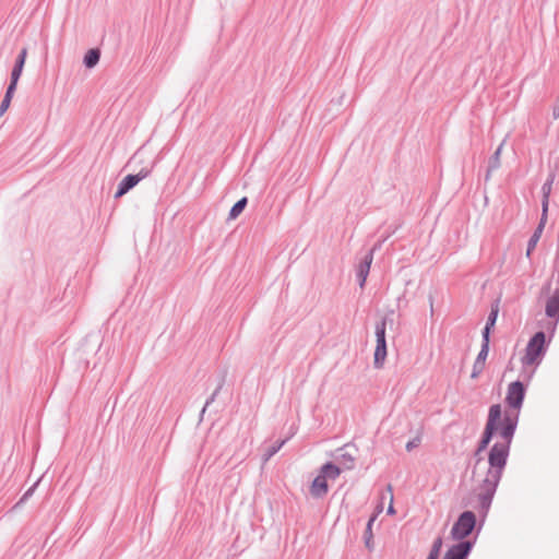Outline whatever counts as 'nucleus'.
<instances>
[{"instance_id":"423d86ee","label":"nucleus","mask_w":559,"mask_h":559,"mask_svg":"<svg viewBox=\"0 0 559 559\" xmlns=\"http://www.w3.org/2000/svg\"><path fill=\"white\" fill-rule=\"evenodd\" d=\"M150 168H142L138 174L127 175L118 185L117 191L114 195L115 199H119L130 190H132L141 180L146 178L151 174Z\"/></svg>"},{"instance_id":"473e14b6","label":"nucleus","mask_w":559,"mask_h":559,"mask_svg":"<svg viewBox=\"0 0 559 559\" xmlns=\"http://www.w3.org/2000/svg\"><path fill=\"white\" fill-rule=\"evenodd\" d=\"M534 373H535V370H532L530 372L522 371L521 376L524 378V381H526L528 383L531 381V379L533 378Z\"/></svg>"},{"instance_id":"ddd939ff","label":"nucleus","mask_w":559,"mask_h":559,"mask_svg":"<svg viewBox=\"0 0 559 559\" xmlns=\"http://www.w3.org/2000/svg\"><path fill=\"white\" fill-rule=\"evenodd\" d=\"M499 314V299L491 304L490 312L487 317L486 324L481 331V338L490 341L491 332L496 325Z\"/></svg>"},{"instance_id":"dca6fc26","label":"nucleus","mask_w":559,"mask_h":559,"mask_svg":"<svg viewBox=\"0 0 559 559\" xmlns=\"http://www.w3.org/2000/svg\"><path fill=\"white\" fill-rule=\"evenodd\" d=\"M554 180H555V173H550L548 175L547 180L542 186V213L548 214L549 197L551 193Z\"/></svg>"},{"instance_id":"2f4dec72","label":"nucleus","mask_w":559,"mask_h":559,"mask_svg":"<svg viewBox=\"0 0 559 559\" xmlns=\"http://www.w3.org/2000/svg\"><path fill=\"white\" fill-rule=\"evenodd\" d=\"M389 238V236H385L383 237L382 239L378 240L373 247L369 250V251H372V255L374 254V252L379 249H381V246L382 243Z\"/></svg>"},{"instance_id":"b1692460","label":"nucleus","mask_w":559,"mask_h":559,"mask_svg":"<svg viewBox=\"0 0 559 559\" xmlns=\"http://www.w3.org/2000/svg\"><path fill=\"white\" fill-rule=\"evenodd\" d=\"M225 380H226V374L223 373L221 377H219V380H218V383H217V386L216 389L214 390V392L206 399L205 401V404L200 413V417L202 418L204 413L206 412L207 407L216 400L218 393L221 392V390L223 389L224 384H225Z\"/></svg>"},{"instance_id":"9d476101","label":"nucleus","mask_w":559,"mask_h":559,"mask_svg":"<svg viewBox=\"0 0 559 559\" xmlns=\"http://www.w3.org/2000/svg\"><path fill=\"white\" fill-rule=\"evenodd\" d=\"M489 350H490V341L481 338L480 350L473 364V369H472V373H471L472 379H477L479 377V374L484 371Z\"/></svg>"},{"instance_id":"6e6552de","label":"nucleus","mask_w":559,"mask_h":559,"mask_svg":"<svg viewBox=\"0 0 559 559\" xmlns=\"http://www.w3.org/2000/svg\"><path fill=\"white\" fill-rule=\"evenodd\" d=\"M545 313L547 318L554 319V322H549L547 330L552 335L555 333L557 322L559 320V289H556L546 301Z\"/></svg>"},{"instance_id":"72a5a7b5","label":"nucleus","mask_w":559,"mask_h":559,"mask_svg":"<svg viewBox=\"0 0 559 559\" xmlns=\"http://www.w3.org/2000/svg\"><path fill=\"white\" fill-rule=\"evenodd\" d=\"M388 489L391 492V501H392L393 500V495H392V487H391V485H388ZM393 513H395V510H394V507H393V504L391 502L389 508H388V514H393Z\"/></svg>"},{"instance_id":"6ab92c4d","label":"nucleus","mask_w":559,"mask_h":559,"mask_svg":"<svg viewBox=\"0 0 559 559\" xmlns=\"http://www.w3.org/2000/svg\"><path fill=\"white\" fill-rule=\"evenodd\" d=\"M386 355H388L386 342H384V343L377 342L376 348H374V354H373L374 368L380 369L383 367Z\"/></svg>"},{"instance_id":"412c9836","label":"nucleus","mask_w":559,"mask_h":559,"mask_svg":"<svg viewBox=\"0 0 559 559\" xmlns=\"http://www.w3.org/2000/svg\"><path fill=\"white\" fill-rule=\"evenodd\" d=\"M388 323H390V324L393 323V318L392 317L385 316L380 321H378L376 323V331H374L376 343L377 342H383V343L386 342L385 331H386V324Z\"/></svg>"},{"instance_id":"aec40b11","label":"nucleus","mask_w":559,"mask_h":559,"mask_svg":"<svg viewBox=\"0 0 559 559\" xmlns=\"http://www.w3.org/2000/svg\"><path fill=\"white\" fill-rule=\"evenodd\" d=\"M100 49L99 48H91L88 49L83 57V64L86 69L95 68L100 60Z\"/></svg>"},{"instance_id":"f704fd0d","label":"nucleus","mask_w":559,"mask_h":559,"mask_svg":"<svg viewBox=\"0 0 559 559\" xmlns=\"http://www.w3.org/2000/svg\"><path fill=\"white\" fill-rule=\"evenodd\" d=\"M552 117L555 119H558L559 118V105L554 107V110H552Z\"/></svg>"},{"instance_id":"f03ea898","label":"nucleus","mask_w":559,"mask_h":559,"mask_svg":"<svg viewBox=\"0 0 559 559\" xmlns=\"http://www.w3.org/2000/svg\"><path fill=\"white\" fill-rule=\"evenodd\" d=\"M500 480L495 483V480L490 478L488 485L486 475L479 485L480 491L477 492L475 489L467 491L461 499V507L474 508L480 515L481 521H484L490 510Z\"/></svg>"},{"instance_id":"7ed1b4c3","label":"nucleus","mask_w":559,"mask_h":559,"mask_svg":"<svg viewBox=\"0 0 559 559\" xmlns=\"http://www.w3.org/2000/svg\"><path fill=\"white\" fill-rule=\"evenodd\" d=\"M550 338L547 340L544 331L536 332L528 341L525 355L521 358L523 366L539 365L543 360Z\"/></svg>"},{"instance_id":"5701e85b","label":"nucleus","mask_w":559,"mask_h":559,"mask_svg":"<svg viewBox=\"0 0 559 559\" xmlns=\"http://www.w3.org/2000/svg\"><path fill=\"white\" fill-rule=\"evenodd\" d=\"M248 205V198L242 197L239 199L229 210L227 221H234L246 209Z\"/></svg>"},{"instance_id":"20e7f679","label":"nucleus","mask_w":559,"mask_h":559,"mask_svg":"<svg viewBox=\"0 0 559 559\" xmlns=\"http://www.w3.org/2000/svg\"><path fill=\"white\" fill-rule=\"evenodd\" d=\"M477 525V516L472 510L463 511L454 522L451 528V538L461 542H474L476 543V536L474 539H468V536L474 532Z\"/></svg>"},{"instance_id":"f257e3e1","label":"nucleus","mask_w":559,"mask_h":559,"mask_svg":"<svg viewBox=\"0 0 559 559\" xmlns=\"http://www.w3.org/2000/svg\"><path fill=\"white\" fill-rule=\"evenodd\" d=\"M518 427V414L506 412L502 417L500 404L489 407L484 431L477 442V447L486 450L496 435L501 441L491 445L488 452L487 484L492 478L495 483L501 480L510 455L511 443Z\"/></svg>"},{"instance_id":"2eb2a0df","label":"nucleus","mask_w":559,"mask_h":559,"mask_svg":"<svg viewBox=\"0 0 559 559\" xmlns=\"http://www.w3.org/2000/svg\"><path fill=\"white\" fill-rule=\"evenodd\" d=\"M382 511V507H379L378 511L373 512L366 525V530L364 532V542L365 546L369 551H372L374 549V543H373V533H372V525L374 521L378 518V514Z\"/></svg>"},{"instance_id":"f8f14e48","label":"nucleus","mask_w":559,"mask_h":559,"mask_svg":"<svg viewBox=\"0 0 559 559\" xmlns=\"http://www.w3.org/2000/svg\"><path fill=\"white\" fill-rule=\"evenodd\" d=\"M372 261V251H368L357 265L356 277L360 288H364L366 285Z\"/></svg>"},{"instance_id":"0eeeda50","label":"nucleus","mask_w":559,"mask_h":559,"mask_svg":"<svg viewBox=\"0 0 559 559\" xmlns=\"http://www.w3.org/2000/svg\"><path fill=\"white\" fill-rule=\"evenodd\" d=\"M357 452L358 449L354 444L347 443L336 449L335 459L344 469L350 471L355 468Z\"/></svg>"},{"instance_id":"c85d7f7f","label":"nucleus","mask_w":559,"mask_h":559,"mask_svg":"<svg viewBox=\"0 0 559 559\" xmlns=\"http://www.w3.org/2000/svg\"><path fill=\"white\" fill-rule=\"evenodd\" d=\"M420 442H421V437L419 435H417L416 437H414L412 440H409L406 443V445H405L406 451L411 452L414 449L418 448L420 445Z\"/></svg>"},{"instance_id":"4be33fe9","label":"nucleus","mask_w":559,"mask_h":559,"mask_svg":"<svg viewBox=\"0 0 559 559\" xmlns=\"http://www.w3.org/2000/svg\"><path fill=\"white\" fill-rule=\"evenodd\" d=\"M341 467L333 462H326L320 467V474H322L325 479H336L341 475Z\"/></svg>"},{"instance_id":"39448f33","label":"nucleus","mask_w":559,"mask_h":559,"mask_svg":"<svg viewBox=\"0 0 559 559\" xmlns=\"http://www.w3.org/2000/svg\"><path fill=\"white\" fill-rule=\"evenodd\" d=\"M526 391L527 384L521 380H515L508 385L504 402L510 408V411L508 412L512 414H518V419L520 418V411L523 406L526 396Z\"/></svg>"},{"instance_id":"393cba45","label":"nucleus","mask_w":559,"mask_h":559,"mask_svg":"<svg viewBox=\"0 0 559 559\" xmlns=\"http://www.w3.org/2000/svg\"><path fill=\"white\" fill-rule=\"evenodd\" d=\"M40 479L35 481L21 497V499L12 507L11 511L19 509L23 503H25L34 493L36 487L38 486Z\"/></svg>"},{"instance_id":"c756f323","label":"nucleus","mask_w":559,"mask_h":559,"mask_svg":"<svg viewBox=\"0 0 559 559\" xmlns=\"http://www.w3.org/2000/svg\"><path fill=\"white\" fill-rule=\"evenodd\" d=\"M485 450L480 449L479 447H476L474 453H473V457L475 459V465L479 464L481 461H483V452Z\"/></svg>"},{"instance_id":"f3484780","label":"nucleus","mask_w":559,"mask_h":559,"mask_svg":"<svg viewBox=\"0 0 559 559\" xmlns=\"http://www.w3.org/2000/svg\"><path fill=\"white\" fill-rule=\"evenodd\" d=\"M27 53H28L27 47H23L20 50V52H19V55H17V57L15 59L14 66L12 68L11 76L10 78L20 80V78H21V75L23 73V69H24L25 62H26Z\"/></svg>"},{"instance_id":"bb28decb","label":"nucleus","mask_w":559,"mask_h":559,"mask_svg":"<svg viewBox=\"0 0 559 559\" xmlns=\"http://www.w3.org/2000/svg\"><path fill=\"white\" fill-rule=\"evenodd\" d=\"M442 543H443L442 537H440V536L433 540L430 551L427 556V559H439Z\"/></svg>"},{"instance_id":"a211bd4d","label":"nucleus","mask_w":559,"mask_h":559,"mask_svg":"<svg viewBox=\"0 0 559 559\" xmlns=\"http://www.w3.org/2000/svg\"><path fill=\"white\" fill-rule=\"evenodd\" d=\"M504 141L497 147L493 154L489 157L488 166L485 175V180L488 181L491 177V173L500 167V156L502 152Z\"/></svg>"},{"instance_id":"c9c22d12","label":"nucleus","mask_w":559,"mask_h":559,"mask_svg":"<svg viewBox=\"0 0 559 559\" xmlns=\"http://www.w3.org/2000/svg\"><path fill=\"white\" fill-rule=\"evenodd\" d=\"M430 311H431V313L433 312L432 298L431 297H430Z\"/></svg>"},{"instance_id":"7c9ffc66","label":"nucleus","mask_w":559,"mask_h":559,"mask_svg":"<svg viewBox=\"0 0 559 559\" xmlns=\"http://www.w3.org/2000/svg\"><path fill=\"white\" fill-rule=\"evenodd\" d=\"M11 100L3 97L0 104V117L8 110L10 107Z\"/></svg>"},{"instance_id":"a878e982","label":"nucleus","mask_w":559,"mask_h":559,"mask_svg":"<svg viewBox=\"0 0 559 559\" xmlns=\"http://www.w3.org/2000/svg\"><path fill=\"white\" fill-rule=\"evenodd\" d=\"M287 439L277 440L274 444H272L263 454V460L266 462L269 461L273 455H275L281 448L286 443Z\"/></svg>"},{"instance_id":"cd10ccee","label":"nucleus","mask_w":559,"mask_h":559,"mask_svg":"<svg viewBox=\"0 0 559 559\" xmlns=\"http://www.w3.org/2000/svg\"><path fill=\"white\" fill-rule=\"evenodd\" d=\"M17 83H19L17 79L10 78V83H9L5 94H4V97L7 99L12 100L14 93L16 91Z\"/></svg>"},{"instance_id":"1a4fd4ad","label":"nucleus","mask_w":559,"mask_h":559,"mask_svg":"<svg viewBox=\"0 0 559 559\" xmlns=\"http://www.w3.org/2000/svg\"><path fill=\"white\" fill-rule=\"evenodd\" d=\"M474 542L455 543L448 548L442 559H468Z\"/></svg>"},{"instance_id":"4468645a","label":"nucleus","mask_w":559,"mask_h":559,"mask_svg":"<svg viewBox=\"0 0 559 559\" xmlns=\"http://www.w3.org/2000/svg\"><path fill=\"white\" fill-rule=\"evenodd\" d=\"M329 491L328 479L319 473L311 483L310 493L313 498H323Z\"/></svg>"},{"instance_id":"9b49d317","label":"nucleus","mask_w":559,"mask_h":559,"mask_svg":"<svg viewBox=\"0 0 559 559\" xmlns=\"http://www.w3.org/2000/svg\"><path fill=\"white\" fill-rule=\"evenodd\" d=\"M547 219H548V214L542 213L539 222L527 241L526 252H525V257L527 259H531L532 253L534 252V250L543 235V231L547 224Z\"/></svg>"}]
</instances>
